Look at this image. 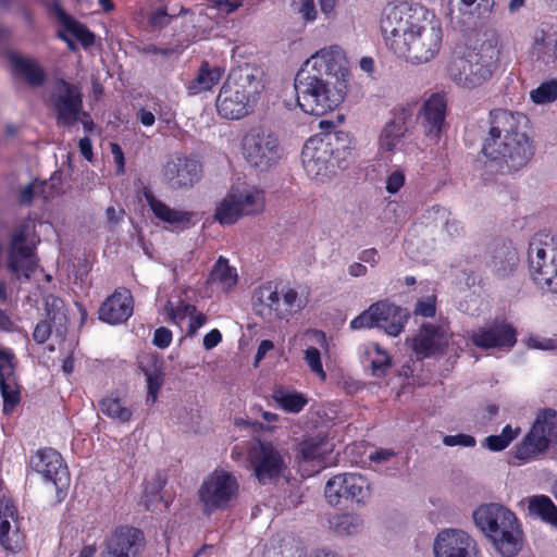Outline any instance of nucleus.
Returning a JSON list of instances; mask_svg holds the SVG:
<instances>
[{"label": "nucleus", "instance_id": "obj_1", "mask_svg": "<svg viewBox=\"0 0 557 557\" xmlns=\"http://www.w3.org/2000/svg\"><path fill=\"white\" fill-rule=\"evenodd\" d=\"M347 74L346 54L339 46L315 51L295 76L297 106L305 114L313 116L334 112L345 99Z\"/></svg>", "mask_w": 557, "mask_h": 557}, {"label": "nucleus", "instance_id": "obj_2", "mask_svg": "<svg viewBox=\"0 0 557 557\" xmlns=\"http://www.w3.org/2000/svg\"><path fill=\"white\" fill-rule=\"evenodd\" d=\"M381 29L394 53L411 63L431 61L442 45L440 24L426 20L422 10L412 9L407 3L386 5Z\"/></svg>", "mask_w": 557, "mask_h": 557}, {"label": "nucleus", "instance_id": "obj_3", "mask_svg": "<svg viewBox=\"0 0 557 557\" xmlns=\"http://www.w3.org/2000/svg\"><path fill=\"white\" fill-rule=\"evenodd\" d=\"M482 152L488 166L502 174L517 172L525 166L535 153L529 117L505 109L492 110Z\"/></svg>", "mask_w": 557, "mask_h": 557}, {"label": "nucleus", "instance_id": "obj_4", "mask_svg": "<svg viewBox=\"0 0 557 557\" xmlns=\"http://www.w3.org/2000/svg\"><path fill=\"white\" fill-rule=\"evenodd\" d=\"M264 88L262 71L244 64L233 69L216 97L218 114L226 120H240L248 115Z\"/></svg>", "mask_w": 557, "mask_h": 557}, {"label": "nucleus", "instance_id": "obj_5", "mask_svg": "<svg viewBox=\"0 0 557 557\" xmlns=\"http://www.w3.org/2000/svg\"><path fill=\"white\" fill-rule=\"evenodd\" d=\"M475 525L503 557H515L522 547V530L517 516L502 504L481 505L474 512Z\"/></svg>", "mask_w": 557, "mask_h": 557}, {"label": "nucleus", "instance_id": "obj_6", "mask_svg": "<svg viewBox=\"0 0 557 557\" xmlns=\"http://www.w3.org/2000/svg\"><path fill=\"white\" fill-rule=\"evenodd\" d=\"M309 302L308 293L292 286L278 287L267 282L252 293V310L265 322L288 320L300 312Z\"/></svg>", "mask_w": 557, "mask_h": 557}, {"label": "nucleus", "instance_id": "obj_7", "mask_svg": "<svg viewBox=\"0 0 557 557\" xmlns=\"http://www.w3.org/2000/svg\"><path fill=\"white\" fill-rule=\"evenodd\" d=\"M498 55L497 47L485 41L466 57L455 59L449 66V75L457 85L475 88L492 77Z\"/></svg>", "mask_w": 557, "mask_h": 557}, {"label": "nucleus", "instance_id": "obj_8", "mask_svg": "<svg viewBox=\"0 0 557 557\" xmlns=\"http://www.w3.org/2000/svg\"><path fill=\"white\" fill-rule=\"evenodd\" d=\"M265 208L264 191L253 185L232 186L218 203L214 219L222 225H232L240 218L262 213Z\"/></svg>", "mask_w": 557, "mask_h": 557}, {"label": "nucleus", "instance_id": "obj_9", "mask_svg": "<svg viewBox=\"0 0 557 557\" xmlns=\"http://www.w3.org/2000/svg\"><path fill=\"white\" fill-rule=\"evenodd\" d=\"M240 152L246 163L259 171L274 168L283 157L278 137L263 126H252L243 135Z\"/></svg>", "mask_w": 557, "mask_h": 557}, {"label": "nucleus", "instance_id": "obj_10", "mask_svg": "<svg viewBox=\"0 0 557 557\" xmlns=\"http://www.w3.org/2000/svg\"><path fill=\"white\" fill-rule=\"evenodd\" d=\"M529 271L533 281L552 293H557V243L547 233L535 234L529 244Z\"/></svg>", "mask_w": 557, "mask_h": 557}, {"label": "nucleus", "instance_id": "obj_11", "mask_svg": "<svg viewBox=\"0 0 557 557\" xmlns=\"http://www.w3.org/2000/svg\"><path fill=\"white\" fill-rule=\"evenodd\" d=\"M198 495L203 512L211 515L216 510H225L236 503L239 483L233 473L215 470L203 480Z\"/></svg>", "mask_w": 557, "mask_h": 557}, {"label": "nucleus", "instance_id": "obj_12", "mask_svg": "<svg viewBox=\"0 0 557 557\" xmlns=\"http://www.w3.org/2000/svg\"><path fill=\"white\" fill-rule=\"evenodd\" d=\"M248 461L260 484H268L285 476L289 456L284 447L258 441L248 451Z\"/></svg>", "mask_w": 557, "mask_h": 557}, {"label": "nucleus", "instance_id": "obj_13", "mask_svg": "<svg viewBox=\"0 0 557 557\" xmlns=\"http://www.w3.org/2000/svg\"><path fill=\"white\" fill-rule=\"evenodd\" d=\"M407 313L388 301H377L350 321L352 330L379 327L391 336L399 335L407 322Z\"/></svg>", "mask_w": 557, "mask_h": 557}, {"label": "nucleus", "instance_id": "obj_14", "mask_svg": "<svg viewBox=\"0 0 557 557\" xmlns=\"http://www.w3.org/2000/svg\"><path fill=\"white\" fill-rule=\"evenodd\" d=\"M324 496L331 506H338L343 500L364 504L371 497V486L359 473H339L326 482Z\"/></svg>", "mask_w": 557, "mask_h": 557}, {"label": "nucleus", "instance_id": "obj_15", "mask_svg": "<svg viewBox=\"0 0 557 557\" xmlns=\"http://www.w3.org/2000/svg\"><path fill=\"white\" fill-rule=\"evenodd\" d=\"M333 146L327 138L312 137L301 151L302 165L311 180L324 182L334 172Z\"/></svg>", "mask_w": 557, "mask_h": 557}, {"label": "nucleus", "instance_id": "obj_16", "mask_svg": "<svg viewBox=\"0 0 557 557\" xmlns=\"http://www.w3.org/2000/svg\"><path fill=\"white\" fill-rule=\"evenodd\" d=\"M434 557H481L476 541L466 531L445 528L433 541Z\"/></svg>", "mask_w": 557, "mask_h": 557}, {"label": "nucleus", "instance_id": "obj_17", "mask_svg": "<svg viewBox=\"0 0 557 557\" xmlns=\"http://www.w3.org/2000/svg\"><path fill=\"white\" fill-rule=\"evenodd\" d=\"M451 333L447 322L423 323L412 338V350L418 359L443 355L449 344Z\"/></svg>", "mask_w": 557, "mask_h": 557}, {"label": "nucleus", "instance_id": "obj_18", "mask_svg": "<svg viewBox=\"0 0 557 557\" xmlns=\"http://www.w3.org/2000/svg\"><path fill=\"white\" fill-rule=\"evenodd\" d=\"M412 117L413 109L410 106H398L393 109L391 120L384 124L379 134L377 151L380 154H394L401 148Z\"/></svg>", "mask_w": 557, "mask_h": 557}, {"label": "nucleus", "instance_id": "obj_19", "mask_svg": "<svg viewBox=\"0 0 557 557\" xmlns=\"http://www.w3.org/2000/svg\"><path fill=\"white\" fill-rule=\"evenodd\" d=\"M468 338L481 349H510L517 342V333L505 320H494L468 333Z\"/></svg>", "mask_w": 557, "mask_h": 557}, {"label": "nucleus", "instance_id": "obj_20", "mask_svg": "<svg viewBox=\"0 0 557 557\" xmlns=\"http://www.w3.org/2000/svg\"><path fill=\"white\" fill-rule=\"evenodd\" d=\"M30 467L47 482H51L57 492L67 488L70 475L61 455L53 448L39 449L30 458Z\"/></svg>", "mask_w": 557, "mask_h": 557}, {"label": "nucleus", "instance_id": "obj_21", "mask_svg": "<svg viewBox=\"0 0 557 557\" xmlns=\"http://www.w3.org/2000/svg\"><path fill=\"white\" fill-rule=\"evenodd\" d=\"M51 101L61 125H73L78 121L82 111V95L79 89L64 81L54 85Z\"/></svg>", "mask_w": 557, "mask_h": 557}, {"label": "nucleus", "instance_id": "obj_22", "mask_svg": "<svg viewBox=\"0 0 557 557\" xmlns=\"http://www.w3.org/2000/svg\"><path fill=\"white\" fill-rule=\"evenodd\" d=\"M201 164L194 158L174 154L163 168V177L171 188L191 187L200 178Z\"/></svg>", "mask_w": 557, "mask_h": 557}, {"label": "nucleus", "instance_id": "obj_23", "mask_svg": "<svg viewBox=\"0 0 557 557\" xmlns=\"http://www.w3.org/2000/svg\"><path fill=\"white\" fill-rule=\"evenodd\" d=\"M143 548V533L135 528L121 527L108 539L103 557H138Z\"/></svg>", "mask_w": 557, "mask_h": 557}, {"label": "nucleus", "instance_id": "obj_24", "mask_svg": "<svg viewBox=\"0 0 557 557\" xmlns=\"http://www.w3.org/2000/svg\"><path fill=\"white\" fill-rule=\"evenodd\" d=\"M530 55L540 69L557 66V26L546 25L534 33Z\"/></svg>", "mask_w": 557, "mask_h": 557}, {"label": "nucleus", "instance_id": "obj_25", "mask_svg": "<svg viewBox=\"0 0 557 557\" xmlns=\"http://www.w3.org/2000/svg\"><path fill=\"white\" fill-rule=\"evenodd\" d=\"M23 534L17 522V511L10 499L0 500V544L10 553H17L23 546Z\"/></svg>", "mask_w": 557, "mask_h": 557}, {"label": "nucleus", "instance_id": "obj_26", "mask_svg": "<svg viewBox=\"0 0 557 557\" xmlns=\"http://www.w3.org/2000/svg\"><path fill=\"white\" fill-rule=\"evenodd\" d=\"M33 250L34 247L26 243L24 231L16 232L12 238L9 255L11 271L18 276L23 275L25 278H29L37 267V260Z\"/></svg>", "mask_w": 557, "mask_h": 557}, {"label": "nucleus", "instance_id": "obj_27", "mask_svg": "<svg viewBox=\"0 0 557 557\" xmlns=\"http://www.w3.org/2000/svg\"><path fill=\"white\" fill-rule=\"evenodd\" d=\"M446 99L442 94H433L422 104L418 119L429 137H437L445 123Z\"/></svg>", "mask_w": 557, "mask_h": 557}, {"label": "nucleus", "instance_id": "obj_28", "mask_svg": "<svg viewBox=\"0 0 557 557\" xmlns=\"http://www.w3.org/2000/svg\"><path fill=\"white\" fill-rule=\"evenodd\" d=\"M99 319L109 324H120L133 314V297L128 289H116L99 308Z\"/></svg>", "mask_w": 557, "mask_h": 557}, {"label": "nucleus", "instance_id": "obj_29", "mask_svg": "<svg viewBox=\"0 0 557 557\" xmlns=\"http://www.w3.org/2000/svg\"><path fill=\"white\" fill-rule=\"evenodd\" d=\"M0 392L4 408L20 401V389L15 376L14 355L10 349H0Z\"/></svg>", "mask_w": 557, "mask_h": 557}, {"label": "nucleus", "instance_id": "obj_30", "mask_svg": "<svg viewBox=\"0 0 557 557\" xmlns=\"http://www.w3.org/2000/svg\"><path fill=\"white\" fill-rule=\"evenodd\" d=\"M139 369L146 379L147 397L146 401L154 404L165 382V364L162 358L157 355L145 356L139 361Z\"/></svg>", "mask_w": 557, "mask_h": 557}, {"label": "nucleus", "instance_id": "obj_31", "mask_svg": "<svg viewBox=\"0 0 557 557\" xmlns=\"http://www.w3.org/2000/svg\"><path fill=\"white\" fill-rule=\"evenodd\" d=\"M539 426L540 424L532 425L531 430L522 441L515 446L512 456L520 463L534 461L548 449L550 442L545 437V435L539 433Z\"/></svg>", "mask_w": 557, "mask_h": 557}, {"label": "nucleus", "instance_id": "obj_32", "mask_svg": "<svg viewBox=\"0 0 557 557\" xmlns=\"http://www.w3.org/2000/svg\"><path fill=\"white\" fill-rule=\"evenodd\" d=\"M143 195L153 215L160 221L182 227L190 224L193 216L191 212L181 211L169 207L166 203L156 198L152 191L148 188L144 189Z\"/></svg>", "mask_w": 557, "mask_h": 557}, {"label": "nucleus", "instance_id": "obj_33", "mask_svg": "<svg viewBox=\"0 0 557 557\" xmlns=\"http://www.w3.org/2000/svg\"><path fill=\"white\" fill-rule=\"evenodd\" d=\"M333 449V445L324 436H314L299 444L297 460L299 465L311 463L319 469L323 468L324 458Z\"/></svg>", "mask_w": 557, "mask_h": 557}, {"label": "nucleus", "instance_id": "obj_34", "mask_svg": "<svg viewBox=\"0 0 557 557\" xmlns=\"http://www.w3.org/2000/svg\"><path fill=\"white\" fill-rule=\"evenodd\" d=\"M48 11L69 33H71L85 47L95 42L94 34L82 23L71 17L61 7L53 0L48 3Z\"/></svg>", "mask_w": 557, "mask_h": 557}, {"label": "nucleus", "instance_id": "obj_35", "mask_svg": "<svg viewBox=\"0 0 557 557\" xmlns=\"http://www.w3.org/2000/svg\"><path fill=\"white\" fill-rule=\"evenodd\" d=\"M211 286L222 290L230 292L238 283V273L236 268L230 265L228 260L222 256L218 258L208 277Z\"/></svg>", "mask_w": 557, "mask_h": 557}, {"label": "nucleus", "instance_id": "obj_36", "mask_svg": "<svg viewBox=\"0 0 557 557\" xmlns=\"http://www.w3.org/2000/svg\"><path fill=\"white\" fill-rule=\"evenodd\" d=\"M224 70L216 65H211L205 61L201 63L196 77L189 82L188 91L190 95H197L212 89L223 77Z\"/></svg>", "mask_w": 557, "mask_h": 557}, {"label": "nucleus", "instance_id": "obj_37", "mask_svg": "<svg viewBox=\"0 0 557 557\" xmlns=\"http://www.w3.org/2000/svg\"><path fill=\"white\" fill-rule=\"evenodd\" d=\"M529 515L557 529V506L547 495H534L527 499Z\"/></svg>", "mask_w": 557, "mask_h": 557}, {"label": "nucleus", "instance_id": "obj_38", "mask_svg": "<svg viewBox=\"0 0 557 557\" xmlns=\"http://www.w3.org/2000/svg\"><path fill=\"white\" fill-rule=\"evenodd\" d=\"M100 411L109 419L125 424L133 418V409L117 395H109L99 401Z\"/></svg>", "mask_w": 557, "mask_h": 557}, {"label": "nucleus", "instance_id": "obj_39", "mask_svg": "<svg viewBox=\"0 0 557 557\" xmlns=\"http://www.w3.org/2000/svg\"><path fill=\"white\" fill-rule=\"evenodd\" d=\"M10 61L14 73L24 77L29 85L39 86L44 82L45 72L35 60L11 54Z\"/></svg>", "mask_w": 557, "mask_h": 557}, {"label": "nucleus", "instance_id": "obj_40", "mask_svg": "<svg viewBox=\"0 0 557 557\" xmlns=\"http://www.w3.org/2000/svg\"><path fill=\"white\" fill-rule=\"evenodd\" d=\"M272 398L281 409L289 413L300 412L308 404V399L302 393L283 386L273 388Z\"/></svg>", "mask_w": 557, "mask_h": 557}, {"label": "nucleus", "instance_id": "obj_41", "mask_svg": "<svg viewBox=\"0 0 557 557\" xmlns=\"http://www.w3.org/2000/svg\"><path fill=\"white\" fill-rule=\"evenodd\" d=\"M191 312H196V307L183 300L178 295H172L160 309V314L175 325H180Z\"/></svg>", "mask_w": 557, "mask_h": 557}, {"label": "nucleus", "instance_id": "obj_42", "mask_svg": "<svg viewBox=\"0 0 557 557\" xmlns=\"http://www.w3.org/2000/svg\"><path fill=\"white\" fill-rule=\"evenodd\" d=\"M330 528L337 535L348 536L359 533L363 527V519L357 513H337L329 520Z\"/></svg>", "mask_w": 557, "mask_h": 557}, {"label": "nucleus", "instance_id": "obj_43", "mask_svg": "<svg viewBox=\"0 0 557 557\" xmlns=\"http://www.w3.org/2000/svg\"><path fill=\"white\" fill-rule=\"evenodd\" d=\"M165 485V479L161 473H154L145 481L141 503L149 511L159 508L162 502L161 491Z\"/></svg>", "mask_w": 557, "mask_h": 557}, {"label": "nucleus", "instance_id": "obj_44", "mask_svg": "<svg viewBox=\"0 0 557 557\" xmlns=\"http://www.w3.org/2000/svg\"><path fill=\"white\" fill-rule=\"evenodd\" d=\"M428 219H432L436 224H441L450 239L462 235L463 228L461 223L444 207H432L428 211Z\"/></svg>", "mask_w": 557, "mask_h": 557}, {"label": "nucleus", "instance_id": "obj_45", "mask_svg": "<svg viewBox=\"0 0 557 557\" xmlns=\"http://www.w3.org/2000/svg\"><path fill=\"white\" fill-rule=\"evenodd\" d=\"M366 360L371 366V371L374 376H382L385 374L391 366V358L388 354L383 350L379 344L370 343L364 350Z\"/></svg>", "mask_w": 557, "mask_h": 557}, {"label": "nucleus", "instance_id": "obj_46", "mask_svg": "<svg viewBox=\"0 0 557 557\" xmlns=\"http://www.w3.org/2000/svg\"><path fill=\"white\" fill-rule=\"evenodd\" d=\"M518 262V256L511 247L503 246L497 249L493 256L492 267L494 272L499 276L510 273Z\"/></svg>", "mask_w": 557, "mask_h": 557}, {"label": "nucleus", "instance_id": "obj_47", "mask_svg": "<svg viewBox=\"0 0 557 557\" xmlns=\"http://www.w3.org/2000/svg\"><path fill=\"white\" fill-rule=\"evenodd\" d=\"M520 428L512 429L506 425L499 435H490L484 440V446L492 451H500L507 448L510 443L519 435Z\"/></svg>", "mask_w": 557, "mask_h": 557}, {"label": "nucleus", "instance_id": "obj_48", "mask_svg": "<svg viewBox=\"0 0 557 557\" xmlns=\"http://www.w3.org/2000/svg\"><path fill=\"white\" fill-rule=\"evenodd\" d=\"M540 424V429L537 430L540 434L545 435V437L550 442L554 438H557V411L554 409H545L541 411L533 425Z\"/></svg>", "mask_w": 557, "mask_h": 557}, {"label": "nucleus", "instance_id": "obj_49", "mask_svg": "<svg viewBox=\"0 0 557 557\" xmlns=\"http://www.w3.org/2000/svg\"><path fill=\"white\" fill-rule=\"evenodd\" d=\"M531 100L536 104H546L557 99V79L542 83L537 88L530 91Z\"/></svg>", "mask_w": 557, "mask_h": 557}, {"label": "nucleus", "instance_id": "obj_50", "mask_svg": "<svg viewBox=\"0 0 557 557\" xmlns=\"http://www.w3.org/2000/svg\"><path fill=\"white\" fill-rule=\"evenodd\" d=\"M47 317L53 324H58L61 327L65 326L66 315L64 312V304L62 299L49 295L45 300Z\"/></svg>", "mask_w": 557, "mask_h": 557}, {"label": "nucleus", "instance_id": "obj_51", "mask_svg": "<svg viewBox=\"0 0 557 557\" xmlns=\"http://www.w3.org/2000/svg\"><path fill=\"white\" fill-rule=\"evenodd\" d=\"M304 360L310 371L320 380H326V373L323 369L322 360H321V350L314 346H308L304 350Z\"/></svg>", "mask_w": 557, "mask_h": 557}, {"label": "nucleus", "instance_id": "obj_52", "mask_svg": "<svg viewBox=\"0 0 557 557\" xmlns=\"http://www.w3.org/2000/svg\"><path fill=\"white\" fill-rule=\"evenodd\" d=\"M405 182V172L399 168L392 169L385 178V190L389 195H395L404 187Z\"/></svg>", "mask_w": 557, "mask_h": 557}, {"label": "nucleus", "instance_id": "obj_53", "mask_svg": "<svg viewBox=\"0 0 557 557\" xmlns=\"http://www.w3.org/2000/svg\"><path fill=\"white\" fill-rule=\"evenodd\" d=\"M436 312V299L434 295H429L419 299L414 307V314L424 318H431Z\"/></svg>", "mask_w": 557, "mask_h": 557}, {"label": "nucleus", "instance_id": "obj_54", "mask_svg": "<svg viewBox=\"0 0 557 557\" xmlns=\"http://www.w3.org/2000/svg\"><path fill=\"white\" fill-rule=\"evenodd\" d=\"M446 446H465L472 447L475 445V438L468 434L446 435L443 438Z\"/></svg>", "mask_w": 557, "mask_h": 557}, {"label": "nucleus", "instance_id": "obj_55", "mask_svg": "<svg viewBox=\"0 0 557 557\" xmlns=\"http://www.w3.org/2000/svg\"><path fill=\"white\" fill-rule=\"evenodd\" d=\"M302 18L312 22L317 18V11L313 0H294Z\"/></svg>", "mask_w": 557, "mask_h": 557}, {"label": "nucleus", "instance_id": "obj_56", "mask_svg": "<svg viewBox=\"0 0 557 557\" xmlns=\"http://www.w3.org/2000/svg\"><path fill=\"white\" fill-rule=\"evenodd\" d=\"M172 332L166 327H159L154 331L152 343L154 346L164 349L172 343Z\"/></svg>", "mask_w": 557, "mask_h": 557}, {"label": "nucleus", "instance_id": "obj_57", "mask_svg": "<svg viewBox=\"0 0 557 557\" xmlns=\"http://www.w3.org/2000/svg\"><path fill=\"white\" fill-rule=\"evenodd\" d=\"M51 323L50 320L37 323L33 337L38 344H44L49 338L52 332Z\"/></svg>", "mask_w": 557, "mask_h": 557}, {"label": "nucleus", "instance_id": "obj_58", "mask_svg": "<svg viewBox=\"0 0 557 557\" xmlns=\"http://www.w3.org/2000/svg\"><path fill=\"white\" fill-rule=\"evenodd\" d=\"M172 17L173 15L169 14L164 9H159L151 14L149 22L152 26L163 27L171 22Z\"/></svg>", "mask_w": 557, "mask_h": 557}, {"label": "nucleus", "instance_id": "obj_59", "mask_svg": "<svg viewBox=\"0 0 557 557\" xmlns=\"http://www.w3.org/2000/svg\"><path fill=\"white\" fill-rule=\"evenodd\" d=\"M222 341V334L218 329L211 330L203 337V347L207 350H211L216 347Z\"/></svg>", "mask_w": 557, "mask_h": 557}, {"label": "nucleus", "instance_id": "obj_60", "mask_svg": "<svg viewBox=\"0 0 557 557\" xmlns=\"http://www.w3.org/2000/svg\"><path fill=\"white\" fill-rule=\"evenodd\" d=\"M213 7L221 14L226 15V14L234 12L239 7V3L237 1H232V0H213Z\"/></svg>", "mask_w": 557, "mask_h": 557}, {"label": "nucleus", "instance_id": "obj_61", "mask_svg": "<svg viewBox=\"0 0 557 557\" xmlns=\"http://www.w3.org/2000/svg\"><path fill=\"white\" fill-rule=\"evenodd\" d=\"M207 323V317L203 313L191 312L189 314V331L190 335L195 334L201 326Z\"/></svg>", "mask_w": 557, "mask_h": 557}, {"label": "nucleus", "instance_id": "obj_62", "mask_svg": "<svg viewBox=\"0 0 557 557\" xmlns=\"http://www.w3.org/2000/svg\"><path fill=\"white\" fill-rule=\"evenodd\" d=\"M274 344L270 339H263L259 344V347L257 349V354L255 357V366L258 367L259 362L267 356V354L271 350H273Z\"/></svg>", "mask_w": 557, "mask_h": 557}, {"label": "nucleus", "instance_id": "obj_63", "mask_svg": "<svg viewBox=\"0 0 557 557\" xmlns=\"http://www.w3.org/2000/svg\"><path fill=\"white\" fill-rule=\"evenodd\" d=\"M307 336L311 338L312 342L319 345L321 349L324 351L329 350V344L325 337V334L318 330H311L306 333Z\"/></svg>", "mask_w": 557, "mask_h": 557}, {"label": "nucleus", "instance_id": "obj_64", "mask_svg": "<svg viewBox=\"0 0 557 557\" xmlns=\"http://www.w3.org/2000/svg\"><path fill=\"white\" fill-rule=\"evenodd\" d=\"M137 120L146 127H150L156 122V116L151 111L144 108L139 109L136 113Z\"/></svg>", "mask_w": 557, "mask_h": 557}]
</instances>
